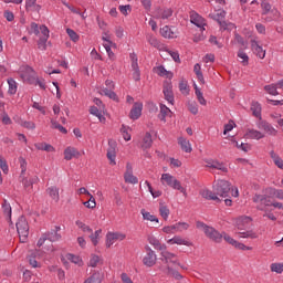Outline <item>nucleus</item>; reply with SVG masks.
Listing matches in <instances>:
<instances>
[{
  "label": "nucleus",
  "mask_w": 283,
  "mask_h": 283,
  "mask_svg": "<svg viewBox=\"0 0 283 283\" xmlns=\"http://www.w3.org/2000/svg\"><path fill=\"white\" fill-rule=\"evenodd\" d=\"M147 41L150 45H153V48H160V41H158V39H156V36L148 34Z\"/></svg>",
  "instance_id": "63"
},
{
  "label": "nucleus",
  "mask_w": 283,
  "mask_h": 283,
  "mask_svg": "<svg viewBox=\"0 0 283 283\" xmlns=\"http://www.w3.org/2000/svg\"><path fill=\"white\" fill-rule=\"evenodd\" d=\"M174 11L171 9H164L159 10L158 13L155 15L156 19H169L172 17Z\"/></svg>",
  "instance_id": "40"
},
{
  "label": "nucleus",
  "mask_w": 283,
  "mask_h": 283,
  "mask_svg": "<svg viewBox=\"0 0 283 283\" xmlns=\"http://www.w3.org/2000/svg\"><path fill=\"white\" fill-rule=\"evenodd\" d=\"M34 147H35V149H39V151H48V153L56 151L54 146H52L48 143H36L34 145Z\"/></svg>",
  "instance_id": "31"
},
{
  "label": "nucleus",
  "mask_w": 283,
  "mask_h": 283,
  "mask_svg": "<svg viewBox=\"0 0 283 283\" xmlns=\"http://www.w3.org/2000/svg\"><path fill=\"white\" fill-rule=\"evenodd\" d=\"M146 255L143 259L144 266H148L151 269V266L156 265V261L158 260L156 252L147 245L146 248Z\"/></svg>",
  "instance_id": "11"
},
{
  "label": "nucleus",
  "mask_w": 283,
  "mask_h": 283,
  "mask_svg": "<svg viewBox=\"0 0 283 283\" xmlns=\"http://www.w3.org/2000/svg\"><path fill=\"white\" fill-rule=\"evenodd\" d=\"M237 229L239 230V238H250L251 240L258 239V232L249 229L251 224V217H239L235 220Z\"/></svg>",
  "instance_id": "1"
},
{
  "label": "nucleus",
  "mask_w": 283,
  "mask_h": 283,
  "mask_svg": "<svg viewBox=\"0 0 283 283\" xmlns=\"http://www.w3.org/2000/svg\"><path fill=\"white\" fill-rule=\"evenodd\" d=\"M7 83L9 85L8 93L11 96H14V94H17V90H18L17 81H14V78L10 77L7 80Z\"/></svg>",
  "instance_id": "41"
},
{
  "label": "nucleus",
  "mask_w": 283,
  "mask_h": 283,
  "mask_svg": "<svg viewBox=\"0 0 283 283\" xmlns=\"http://www.w3.org/2000/svg\"><path fill=\"white\" fill-rule=\"evenodd\" d=\"M44 235H46V240H49V242H59L61 239V234H59L56 230L44 233Z\"/></svg>",
  "instance_id": "46"
},
{
  "label": "nucleus",
  "mask_w": 283,
  "mask_h": 283,
  "mask_svg": "<svg viewBox=\"0 0 283 283\" xmlns=\"http://www.w3.org/2000/svg\"><path fill=\"white\" fill-rule=\"evenodd\" d=\"M161 185H167L168 187H171V189H176L177 191H180V193H184L185 197H187V188L182 187L180 181L174 177V175L166 172L161 175Z\"/></svg>",
  "instance_id": "3"
},
{
  "label": "nucleus",
  "mask_w": 283,
  "mask_h": 283,
  "mask_svg": "<svg viewBox=\"0 0 283 283\" xmlns=\"http://www.w3.org/2000/svg\"><path fill=\"white\" fill-rule=\"evenodd\" d=\"M251 112L255 118H262V105H260L258 102H252Z\"/></svg>",
  "instance_id": "33"
},
{
  "label": "nucleus",
  "mask_w": 283,
  "mask_h": 283,
  "mask_svg": "<svg viewBox=\"0 0 283 283\" xmlns=\"http://www.w3.org/2000/svg\"><path fill=\"white\" fill-rule=\"evenodd\" d=\"M213 189L217 196L227 198L229 196V191H231V184L227 180L219 179L216 181Z\"/></svg>",
  "instance_id": "8"
},
{
  "label": "nucleus",
  "mask_w": 283,
  "mask_h": 283,
  "mask_svg": "<svg viewBox=\"0 0 283 283\" xmlns=\"http://www.w3.org/2000/svg\"><path fill=\"white\" fill-rule=\"evenodd\" d=\"M206 167H209V169H218L223 174H227V171H229V168H227V166H224L222 163L216 159L206 160Z\"/></svg>",
  "instance_id": "20"
},
{
  "label": "nucleus",
  "mask_w": 283,
  "mask_h": 283,
  "mask_svg": "<svg viewBox=\"0 0 283 283\" xmlns=\"http://www.w3.org/2000/svg\"><path fill=\"white\" fill-rule=\"evenodd\" d=\"M247 138H250L251 140H261V138H264V134L260 130L255 129H249L245 134Z\"/></svg>",
  "instance_id": "30"
},
{
  "label": "nucleus",
  "mask_w": 283,
  "mask_h": 283,
  "mask_svg": "<svg viewBox=\"0 0 283 283\" xmlns=\"http://www.w3.org/2000/svg\"><path fill=\"white\" fill-rule=\"evenodd\" d=\"M272 273H283V263H272L270 265Z\"/></svg>",
  "instance_id": "60"
},
{
  "label": "nucleus",
  "mask_w": 283,
  "mask_h": 283,
  "mask_svg": "<svg viewBox=\"0 0 283 283\" xmlns=\"http://www.w3.org/2000/svg\"><path fill=\"white\" fill-rule=\"evenodd\" d=\"M103 46L105 48L107 54H108V57L111 60L114 59V52L112 51V48H116V43L114 42H108V44H103Z\"/></svg>",
  "instance_id": "57"
},
{
  "label": "nucleus",
  "mask_w": 283,
  "mask_h": 283,
  "mask_svg": "<svg viewBox=\"0 0 283 283\" xmlns=\"http://www.w3.org/2000/svg\"><path fill=\"white\" fill-rule=\"evenodd\" d=\"M19 74L23 83H28L29 85H33V83L36 81V72L31 66H21Z\"/></svg>",
  "instance_id": "7"
},
{
  "label": "nucleus",
  "mask_w": 283,
  "mask_h": 283,
  "mask_svg": "<svg viewBox=\"0 0 283 283\" xmlns=\"http://www.w3.org/2000/svg\"><path fill=\"white\" fill-rule=\"evenodd\" d=\"M190 22L200 29L201 32H205V27L207 25V20L202 15L198 14L196 11L190 12Z\"/></svg>",
  "instance_id": "13"
},
{
  "label": "nucleus",
  "mask_w": 283,
  "mask_h": 283,
  "mask_svg": "<svg viewBox=\"0 0 283 283\" xmlns=\"http://www.w3.org/2000/svg\"><path fill=\"white\" fill-rule=\"evenodd\" d=\"M149 244L154 247L157 251H165L167 249V245L160 243V240L156 239V237H149L148 238Z\"/></svg>",
  "instance_id": "28"
},
{
  "label": "nucleus",
  "mask_w": 283,
  "mask_h": 283,
  "mask_svg": "<svg viewBox=\"0 0 283 283\" xmlns=\"http://www.w3.org/2000/svg\"><path fill=\"white\" fill-rule=\"evenodd\" d=\"M160 34L164 36V39H175L176 34L169 27H164L160 29Z\"/></svg>",
  "instance_id": "44"
},
{
  "label": "nucleus",
  "mask_w": 283,
  "mask_h": 283,
  "mask_svg": "<svg viewBox=\"0 0 283 283\" xmlns=\"http://www.w3.org/2000/svg\"><path fill=\"white\" fill-rule=\"evenodd\" d=\"M90 114H92L93 116H96L99 123H105V116H103V113L101 112V109H98V107L91 106Z\"/></svg>",
  "instance_id": "37"
},
{
  "label": "nucleus",
  "mask_w": 283,
  "mask_h": 283,
  "mask_svg": "<svg viewBox=\"0 0 283 283\" xmlns=\"http://www.w3.org/2000/svg\"><path fill=\"white\" fill-rule=\"evenodd\" d=\"M178 144L180 145L182 151H185L186 154H191V151H193V148L191 147V143L187 138L179 137Z\"/></svg>",
  "instance_id": "26"
},
{
  "label": "nucleus",
  "mask_w": 283,
  "mask_h": 283,
  "mask_svg": "<svg viewBox=\"0 0 283 283\" xmlns=\"http://www.w3.org/2000/svg\"><path fill=\"white\" fill-rule=\"evenodd\" d=\"M259 129H263L265 134H269V136H276L277 130L271 126V124L266 122H261L259 124Z\"/></svg>",
  "instance_id": "25"
},
{
  "label": "nucleus",
  "mask_w": 283,
  "mask_h": 283,
  "mask_svg": "<svg viewBox=\"0 0 283 283\" xmlns=\"http://www.w3.org/2000/svg\"><path fill=\"white\" fill-rule=\"evenodd\" d=\"M83 205L86 209H96V199L91 195V198L87 201H84Z\"/></svg>",
  "instance_id": "58"
},
{
  "label": "nucleus",
  "mask_w": 283,
  "mask_h": 283,
  "mask_svg": "<svg viewBox=\"0 0 283 283\" xmlns=\"http://www.w3.org/2000/svg\"><path fill=\"white\" fill-rule=\"evenodd\" d=\"M238 57L241 60V63H243V65H249V55L247 54V52L240 50L238 52Z\"/></svg>",
  "instance_id": "62"
},
{
  "label": "nucleus",
  "mask_w": 283,
  "mask_h": 283,
  "mask_svg": "<svg viewBox=\"0 0 283 283\" xmlns=\"http://www.w3.org/2000/svg\"><path fill=\"white\" fill-rule=\"evenodd\" d=\"M151 145H154V139H151V134L146 133L142 142H139V147L145 151L147 149H151Z\"/></svg>",
  "instance_id": "21"
},
{
  "label": "nucleus",
  "mask_w": 283,
  "mask_h": 283,
  "mask_svg": "<svg viewBox=\"0 0 283 283\" xmlns=\"http://www.w3.org/2000/svg\"><path fill=\"white\" fill-rule=\"evenodd\" d=\"M15 227L20 242H25L28 240V235H30V226L28 224L25 217H20L15 223Z\"/></svg>",
  "instance_id": "5"
},
{
  "label": "nucleus",
  "mask_w": 283,
  "mask_h": 283,
  "mask_svg": "<svg viewBox=\"0 0 283 283\" xmlns=\"http://www.w3.org/2000/svg\"><path fill=\"white\" fill-rule=\"evenodd\" d=\"M120 134H122L124 140H126V142L132 140V128L129 126L122 125Z\"/></svg>",
  "instance_id": "36"
},
{
  "label": "nucleus",
  "mask_w": 283,
  "mask_h": 283,
  "mask_svg": "<svg viewBox=\"0 0 283 283\" xmlns=\"http://www.w3.org/2000/svg\"><path fill=\"white\" fill-rule=\"evenodd\" d=\"M268 193L277 200H283V189L268 188Z\"/></svg>",
  "instance_id": "42"
},
{
  "label": "nucleus",
  "mask_w": 283,
  "mask_h": 283,
  "mask_svg": "<svg viewBox=\"0 0 283 283\" xmlns=\"http://www.w3.org/2000/svg\"><path fill=\"white\" fill-rule=\"evenodd\" d=\"M167 244L174 245L177 244L178 247H193V243L180 235H175L167 241Z\"/></svg>",
  "instance_id": "16"
},
{
  "label": "nucleus",
  "mask_w": 283,
  "mask_h": 283,
  "mask_svg": "<svg viewBox=\"0 0 283 283\" xmlns=\"http://www.w3.org/2000/svg\"><path fill=\"white\" fill-rule=\"evenodd\" d=\"M76 227H78V229H81L84 233H92V228H90V226L85 224L83 221L77 220L75 222Z\"/></svg>",
  "instance_id": "56"
},
{
  "label": "nucleus",
  "mask_w": 283,
  "mask_h": 283,
  "mask_svg": "<svg viewBox=\"0 0 283 283\" xmlns=\"http://www.w3.org/2000/svg\"><path fill=\"white\" fill-rule=\"evenodd\" d=\"M189 229V223L187 222H177L175 223V232L182 233V231H187Z\"/></svg>",
  "instance_id": "50"
},
{
  "label": "nucleus",
  "mask_w": 283,
  "mask_h": 283,
  "mask_svg": "<svg viewBox=\"0 0 283 283\" xmlns=\"http://www.w3.org/2000/svg\"><path fill=\"white\" fill-rule=\"evenodd\" d=\"M81 153L74 147H66L64 149V159L72 160V158H78Z\"/></svg>",
  "instance_id": "23"
},
{
  "label": "nucleus",
  "mask_w": 283,
  "mask_h": 283,
  "mask_svg": "<svg viewBox=\"0 0 283 283\" xmlns=\"http://www.w3.org/2000/svg\"><path fill=\"white\" fill-rule=\"evenodd\" d=\"M222 238L228 244L234 247V249H244V243H240L235 241V239L231 238V235L227 234L226 232L222 233Z\"/></svg>",
  "instance_id": "27"
},
{
  "label": "nucleus",
  "mask_w": 283,
  "mask_h": 283,
  "mask_svg": "<svg viewBox=\"0 0 283 283\" xmlns=\"http://www.w3.org/2000/svg\"><path fill=\"white\" fill-rule=\"evenodd\" d=\"M140 213L143 216V220H147L148 222H159L156 216L151 214L145 209H142Z\"/></svg>",
  "instance_id": "43"
},
{
  "label": "nucleus",
  "mask_w": 283,
  "mask_h": 283,
  "mask_svg": "<svg viewBox=\"0 0 283 283\" xmlns=\"http://www.w3.org/2000/svg\"><path fill=\"white\" fill-rule=\"evenodd\" d=\"M105 85L106 87H99L98 90L99 94L107 96L112 101H118V96H116L114 92V87H115L114 82L112 80H106Z\"/></svg>",
  "instance_id": "10"
},
{
  "label": "nucleus",
  "mask_w": 283,
  "mask_h": 283,
  "mask_svg": "<svg viewBox=\"0 0 283 283\" xmlns=\"http://www.w3.org/2000/svg\"><path fill=\"white\" fill-rule=\"evenodd\" d=\"M22 185L24 187V191H27V193H32V191H34V185H36V182H39V178L36 176L33 177H24L22 176Z\"/></svg>",
  "instance_id": "14"
},
{
  "label": "nucleus",
  "mask_w": 283,
  "mask_h": 283,
  "mask_svg": "<svg viewBox=\"0 0 283 283\" xmlns=\"http://www.w3.org/2000/svg\"><path fill=\"white\" fill-rule=\"evenodd\" d=\"M127 238L126 233L122 232H107L106 234V247L109 249L114 244V242H123Z\"/></svg>",
  "instance_id": "12"
},
{
  "label": "nucleus",
  "mask_w": 283,
  "mask_h": 283,
  "mask_svg": "<svg viewBox=\"0 0 283 283\" xmlns=\"http://www.w3.org/2000/svg\"><path fill=\"white\" fill-rule=\"evenodd\" d=\"M51 127L53 129H59V132H61L62 134H67V129L65 127H63L61 124H59V122L52 119L51 120Z\"/></svg>",
  "instance_id": "59"
},
{
  "label": "nucleus",
  "mask_w": 283,
  "mask_h": 283,
  "mask_svg": "<svg viewBox=\"0 0 283 283\" xmlns=\"http://www.w3.org/2000/svg\"><path fill=\"white\" fill-rule=\"evenodd\" d=\"M161 255V262H165V264H167V269L168 266H180V262L178 261V256L169 251L164 250L160 253Z\"/></svg>",
  "instance_id": "9"
},
{
  "label": "nucleus",
  "mask_w": 283,
  "mask_h": 283,
  "mask_svg": "<svg viewBox=\"0 0 283 283\" xmlns=\"http://www.w3.org/2000/svg\"><path fill=\"white\" fill-rule=\"evenodd\" d=\"M101 233H103L102 229L96 230L95 232L92 230L90 234V240L94 247L98 244V240H101Z\"/></svg>",
  "instance_id": "39"
},
{
  "label": "nucleus",
  "mask_w": 283,
  "mask_h": 283,
  "mask_svg": "<svg viewBox=\"0 0 283 283\" xmlns=\"http://www.w3.org/2000/svg\"><path fill=\"white\" fill-rule=\"evenodd\" d=\"M107 158L111 165H116V149L114 147L107 149Z\"/></svg>",
  "instance_id": "51"
},
{
  "label": "nucleus",
  "mask_w": 283,
  "mask_h": 283,
  "mask_svg": "<svg viewBox=\"0 0 283 283\" xmlns=\"http://www.w3.org/2000/svg\"><path fill=\"white\" fill-rule=\"evenodd\" d=\"M83 283H103V273L94 271Z\"/></svg>",
  "instance_id": "22"
},
{
  "label": "nucleus",
  "mask_w": 283,
  "mask_h": 283,
  "mask_svg": "<svg viewBox=\"0 0 283 283\" xmlns=\"http://www.w3.org/2000/svg\"><path fill=\"white\" fill-rule=\"evenodd\" d=\"M159 213L161 216V218H164L165 220H169V208L165 205H160L159 207Z\"/></svg>",
  "instance_id": "55"
},
{
  "label": "nucleus",
  "mask_w": 283,
  "mask_h": 283,
  "mask_svg": "<svg viewBox=\"0 0 283 283\" xmlns=\"http://www.w3.org/2000/svg\"><path fill=\"white\" fill-rule=\"evenodd\" d=\"M167 272L169 273V275H172V277H175V280H182V276L180 275V273L176 270H174L171 266L167 268Z\"/></svg>",
  "instance_id": "64"
},
{
  "label": "nucleus",
  "mask_w": 283,
  "mask_h": 283,
  "mask_svg": "<svg viewBox=\"0 0 283 283\" xmlns=\"http://www.w3.org/2000/svg\"><path fill=\"white\" fill-rule=\"evenodd\" d=\"M193 72L198 78L199 82H201L202 85H205V76L202 75L201 66L200 64H195Z\"/></svg>",
  "instance_id": "49"
},
{
  "label": "nucleus",
  "mask_w": 283,
  "mask_h": 283,
  "mask_svg": "<svg viewBox=\"0 0 283 283\" xmlns=\"http://www.w3.org/2000/svg\"><path fill=\"white\" fill-rule=\"evenodd\" d=\"M41 4L36 3V0H25L27 12H41Z\"/></svg>",
  "instance_id": "24"
},
{
  "label": "nucleus",
  "mask_w": 283,
  "mask_h": 283,
  "mask_svg": "<svg viewBox=\"0 0 283 283\" xmlns=\"http://www.w3.org/2000/svg\"><path fill=\"white\" fill-rule=\"evenodd\" d=\"M154 72H156V74H158V76H166V78H172L174 77V73L165 70V66H163V65L154 67Z\"/></svg>",
  "instance_id": "32"
},
{
  "label": "nucleus",
  "mask_w": 283,
  "mask_h": 283,
  "mask_svg": "<svg viewBox=\"0 0 283 283\" xmlns=\"http://www.w3.org/2000/svg\"><path fill=\"white\" fill-rule=\"evenodd\" d=\"M261 10L263 15L272 14V17L265 18L266 23H271L273 19L280 18V11L273 8V6H271V2H269V0H261Z\"/></svg>",
  "instance_id": "6"
},
{
  "label": "nucleus",
  "mask_w": 283,
  "mask_h": 283,
  "mask_svg": "<svg viewBox=\"0 0 283 283\" xmlns=\"http://www.w3.org/2000/svg\"><path fill=\"white\" fill-rule=\"evenodd\" d=\"M164 96L165 99L170 104L174 105L175 103V98H174V85L171 84V82H165L164 83Z\"/></svg>",
  "instance_id": "15"
},
{
  "label": "nucleus",
  "mask_w": 283,
  "mask_h": 283,
  "mask_svg": "<svg viewBox=\"0 0 283 283\" xmlns=\"http://www.w3.org/2000/svg\"><path fill=\"white\" fill-rule=\"evenodd\" d=\"M227 17V12L224 10H219L217 13L211 14V19L214 21H218L220 25H222V22L224 21V18Z\"/></svg>",
  "instance_id": "45"
},
{
  "label": "nucleus",
  "mask_w": 283,
  "mask_h": 283,
  "mask_svg": "<svg viewBox=\"0 0 283 283\" xmlns=\"http://www.w3.org/2000/svg\"><path fill=\"white\" fill-rule=\"evenodd\" d=\"M17 124L21 125V127H25V129H36V124H34V122L19 119Z\"/></svg>",
  "instance_id": "52"
},
{
  "label": "nucleus",
  "mask_w": 283,
  "mask_h": 283,
  "mask_svg": "<svg viewBox=\"0 0 283 283\" xmlns=\"http://www.w3.org/2000/svg\"><path fill=\"white\" fill-rule=\"evenodd\" d=\"M253 202L256 205V209L259 211H266V207H274V209H282L283 210V203L282 202H271V199L264 195H255L253 197Z\"/></svg>",
  "instance_id": "2"
},
{
  "label": "nucleus",
  "mask_w": 283,
  "mask_h": 283,
  "mask_svg": "<svg viewBox=\"0 0 283 283\" xmlns=\"http://www.w3.org/2000/svg\"><path fill=\"white\" fill-rule=\"evenodd\" d=\"M66 260H69L73 264H77V266H83V260L78 255L67 254Z\"/></svg>",
  "instance_id": "53"
},
{
  "label": "nucleus",
  "mask_w": 283,
  "mask_h": 283,
  "mask_svg": "<svg viewBox=\"0 0 283 283\" xmlns=\"http://www.w3.org/2000/svg\"><path fill=\"white\" fill-rule=\"evenodd\" d=\"M202 198H206V200H217L220 201V198H218V195L213 193L210 190H201Z\"/></svg>",
  "instance_id": "47"
},
{
  "label": "nucleus",
  "mask_w": 283,
  "mask_h": 283,
  "mask_svg": "<svg viewBox=\"0 0 283 283\" xmlns=\"http://www.w3.org/2000/svg\"><path fill=\"white\" fill-rule=\"evenodd\" d=\"M197 229L203 230V233L209 238V240H212V242L220 243L222 242V233H220L216 228L207 226L205 222L197 221L196 223Z\"/></svg>",
  "instance_id": "4"
},
{
  "label": "nucleus",
  "mask_w": 283,
  "mask_h": 283,
  "mask_svg": "<svg viewBox=\"0 0 283 283\" xmlns=\"http://www.w3.org/2000/svg\"><path fill=\"white\" fill-rule=\"evenodd\" d=\"M143 116V103L136 102L129 112V118L132 120H138Z\"/></svg>",
  "instance_id": "17"
},
{
  "label": "nucleus",
  "mask_w": 283,
  "mask_h": 283,
  "mask_svg": "<svg viewBox=\"0 0 283 283\" xmlns=\"http://www.w3.org/2000/svg\"><path fill=\"white\" fill-rule=\"evenodd\" d=\"M46 193L50 196L52 200H54V202H59V200H61V197L59 195V188H56V186L49 187L46 189Z\"/></svg>",
  "instance_id": "29"
},
{
  "label": "nucleus",
  "mask_w": 283,
  "mask_h": 283,
  "mask_svg": "<svg viewBox=\"0 0 283 283\" xmlns=\"http://www.w3.org/2000/svg\"><path fill=\"white\" fill-rule=\"evenodd\" d=\"M160 113H159V119L163 120L164 123H166V118L167 116H169V114H171V109H169V107H167V105L165 104H160Z\"/></svg>",
  "instance_id": "35"
},
{
  "label": "nucleus",
  "mask_w": 283,
  "mask_h": 283,
  "mask_svg": "<svg viewBox=\"0 0 283 283\" xmlns=\"http://www.w3.org/2000/svg\"><path fill=\"white\" fill-rule=\"evenodd\" d=\"M124 180L125 182H128V185H138V177L134 176V172L132 170V164L126 165Z\"/></svg>",
  "instance_id": "18"
},
{
  "label": "nucleus",
  "mask_w": 283,
  "mask_h": 283,
  "mask_svg": "<svg viewBox=\"0 0 283 283\" xmlns=\"http://www.w3.org/2000/svg\"><path fill=\"white\" fill-rule=\"evenodd\" d=\"M66 34H69L71 41H73V43H77V41L81 39L77 34L76 31L72 30V29H66Z\"/></svg>",
  "instance_id": "61"
},
{
  "label": "nucleus",
  "mask_w": 283,
  "mask_h": 283,
  "mask_svg": "<svg viewBox=\"0 0 283 283\" xmlns=\"http://www.w3.org/2000/svg\"><path fill=\"white\" fill-rule=\"evenodd\" d=\"M270 158H272L274 165H276V167L279 169H282L283 171V159L280 158V155H277L274 150L270 151Z\"/></svg>",
  "instance_id": "34"
},
{
  "label": "nucleus",
  "mask_w": 283,
  "mask_h": 283,
  "mask_svg": "<svg viewBox=\"0 0 283 283\" xmlns=\"http://www.w3.org/2000/svg\"><path fill=\"white\" fill-rule=\"evenodd\" d=\"M251 50L258 59H264L266 56V51L260 45L256 40H251Z\"/></svg>",
  "instance_id": "19"
},
{
  "label": "nucleus",
  "mask_w": 283,
  "mask_h": 283,
  "mask_svg": "<svg viewBox=\"0 0 283 283\" xmlns=\"http://www.w3.org/2000/svg\"><path fill=\"white\" fill-rule=\"evenodd\" d=\"M232 144L238 148L241 149V151H251V145L244 144V143H238V140L232 139Z\"/></svg>",
  "instance_id": "54"
},
{
  "label": "nucleus",
  "mask_w": 283,
  "mask_h": 283,
  "mask_svg": "<svg viewBox=\"0 0 283 283\" xmlns=\"http://www.w3.org/2000/svg\"><path fill=\"white\" fill-rule=\"evenodd\" d=\"M2 211H3L4 216H7V218H9V220L12 218V207L6 199L2 203Z\"/></svg>",
  "instance_id": "48"
},
{
  "label": "nucleus",
  "mask_w": 283,
  "mask_h": 283,
  "mask_svg": "<svg viewBox=\"0 0 283 283\" xmlns=\"http://www.w3.org/2000/svg\"><path fill=\"white\" fill-rule=\"evenodd\" d=\"M277 87H280V85L276 84H269L264 86L265 92H268V94H270L271 96H277L280 95V92H277Z\"/></svg>",
  "instance_id": "38"
}]
</instances>
